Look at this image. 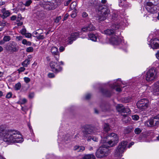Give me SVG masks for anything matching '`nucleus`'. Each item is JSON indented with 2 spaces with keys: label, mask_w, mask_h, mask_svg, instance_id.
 I'll use <instances>...</instances> for the list:
<instances>
[{
  "label": "nucleus",
  "mask_w": 159,
  "mask_h": 159,
  "mask_svg": "<svg viewBox=\"0 0 159 159\" xmlns=\"http://www.w3.org/2000/svg\"><path fill=\"white\" fill-rule=\"evenodd\" d=\"M24 79L25 82L26 83H29L30 81V79L28 77H25Z\"/></svg>",
  "instance_id": "nucleus-48"
},
{
  "label": "nucleus",
  "mask_w": 159,
  "mask_h": 159,
  "mask_svg": "<svg viewBox=\"0 0 159 159\" xmlns=\"http://www.w3.org/2000/svg\"><path fill=\"white\" fill-rule=\"evenodd\" d=\"M34 95V93H32L29 94V97L30 98H33Z\"/></svg>",
  "instance_id": "nucleus-55"
},
{
  "label": "nucleus",
  "mask_w": 159,
  "mask_h": 159,
  "mask_svg": "<svg viewBox=\"0 0 159 159\" xmlns=\"http://www.w3.org/2000/svg\"><path fill=\"white\" fill-rule=\"evenodd\" d=\"M0 137L3 138V140L8 143H21L23 138L14 130H7L2 126H0Z\"/></svg>",
  "instance_id": "nucleus-1"
},
{
  "label": "nucleus",
  "mask_w": 159,
  "mask_h": 159,
  "mask_svg": "<svg viewBox=\"0 0 159 159\" xmlns=\"http://www.w3.org/2000/svg\"><path fill=\"white\" fill-rule=\"evenodd\" d=\"M7 48V49L12 53L18 52L19 48V46L14 41H11L8 43Z\"/></svg>",
  "instance_id": "nucleus-11"
},
{
  "label": "nucleus",
  "mask_w": 159,
  "mask_h": 159,
  "mask_svg": "<svg viewBox=\"0 0 159 159\" xmlns=\"http://www.w3.org/2000/svg\"><path fill=\"white\" fill-rule=\"evenodd\" d=\"M159 5V0H146L144 3L147 11L151 14L156 13L158 11L156 6Z\"/></svg>",
  "instance_id": "nucleus-3"
},
{
  "label": "nucleus",
  "mask_w": 159,
  "mask_h": 159,
  "mask_svg": "<svg viewBox=\"0 0 159 159\" xmlns=\"http://www.w3.org/2000/svg\"><path fill=\"white\" fill-rule=\"evenodd\" d=\"M142 130L139 128H135L134 130V133L137 134H140Z\"/></svg>",
  "instance_id": "nucleus-42"
},
{
  "label": "nucleus",
  "mask_w": 159,
  "mask_h": 159,
  "mask_svg": "<svg viewBox=\"0 0 159 159\" xmlns=\"http://www.w3.org/2000/svg\"><path fill=\"white\" fill-rule=\"evenodd\" d=\"M107 17V16H105L102 15L97 17L96 18V20L99 21H103L106 19Z\"/></svg>",
  "instance_id": "nucleus-34"
},
{
  "label": "nucleus",
  "mask_w": 159,
  "mask_h": 159,
  "mask_svg": "<svg viewBox=\"0 0 159 159\" xmlns=\"http://www.w3.org/2000/svg\"><path fill=\"white\" fill-rule=\"evenodd\" d=\"M61 16H60L59 17H57L55 19V22L56 23H58L59 21V20L61 19Z\"/></svg>",
  "instance_id": "nucleus-53"
},
{
  "label": "nucleus",
  "mask_w": 159,
  "mask_h": 159,
  "mask_svg": "<svg viewBox=\"0 0 159 159\" xmlns=\"http://www.w3.org/2000/svg\"><path fill=\"white\" fill-rule=\"evenodd\" d=\"M150 45L153 49H156L159 48V39L154 38L150 40Z\"/></svg>",
  "instance_id": "nucleus-17"
},
{
  "label": "nucleus",
  "mask_w": 159,
  "mask_h": 159,
  "mask_svg": "<svg viewBox=\"0 0 159 159\" xmlns=\"http://www.w3.org/2000/svg\"><path fill=\"white\" fill-rule=\"evenodd\" d=\"M119 138L117 134L114 133H107L105 136L102 138L101 143H106L108 147H111L115 146L118 142Z\"/></svg>",
  "instance_id": "nucleus-2"
},
{
  "label": "nucleus",
  "mask_w": 159,
  "mask_h": 159,
  "mask_svg": "<svg viewBox=\"0 0 159 159\" xmlns=\"http://www.w3.org/2000/svg\"><path fill=\"white\" fill-rule=\"evenodd\" d=\"M12 96V93L11 92H9L7 94L6 96V97L7 98H11Z\"/></svg>",
  "instance_id": "nucleus-49"
},
{
  "label": "nucleus",
  "mask_w": 159,
  "mask_h": 159,
  "mask_svg": "<svg viewBox=\"0 0 159 159\" xmlns=\"http://www.w3.org/2000/svg\"><path fill=\"white\" fill-rule=\"evenodd\" d=\"M110 87L113 89H116V91L117 92H120L122 91L121 89L120 88L117 87L116 88V87H121V84L117 82L114 83L110 85Z\"/></svg>",
  "instance_id": "nucleus-21"
},
{
  "label": "nucleus",
  "mask_w": 159,
  "mask_h": 159,
  "mask_svg": "<svg viewBox=\"0 0 159 159\" xmlns=\"http://www.w3.org/2000/svg\"><path fill=\"white\" fill-rule=\"evenodd\" d=\"M123 107V106L122 104H117L116 106V109L118 112L120 111Z\"/></svg>",
  "instance_id": "nucleus-39"
},
{
  "label": "nucleus",
  "mask_w": 159,
  "mask_h": 159,
  "mask_svg": "<svg viewBox=\"0 0 159 159\" xmlns=\"http://www.w3.org/2000/svg\"><path fill=\"white\" fill-rule=\"evenodd\" d=\"M40 4L42 7L46 10H50L55 8L54 3L50 2L43 1L42 4L41 3Z\"/></svg>",
  "instance_id": "nucleus-15"
},
{
  "label": "nucleus",
  "mask_w": 159,
  "mask_h": 159,
  "mask_svg": "<svg viewBox=\"0 0 159 159\" xmlns=\"http://www.w3.org/2000/svg\"><path fill=\"white\" fill-rule=\"evenodd\" d=\"M34 50L33 47H30L27 48H26V51L27 52H33Z\"/></svg>",
  "instance_id": "nucleus-45"
},
{
  "label": "nucleus",
  "mask_w": 159,
  "mask_h": 159,
  "mask_svg": "<svg viewBox=\"0 0 159 159\" xmlns=\"http://www.w3.org/2000/svg\"><path fill=\"white\" fill-rule=\"evenodd\" d=\"M111 129L108 123H104L103 125V130L106 133H108L109 131H110Z\"/></svg>",
  "instance_id": "nucleus-29"
},
{
  "label": "nucleus",
  "mask_w": 159,
  "mask_h": 159,
  "mask_svg": "<svg viewBox=\"0 0 159 159\" xmlns=\"http://www.w3.org/2000/svg\"><path fill=\"white\" fill-rule=\"evenodd\" d=\"M157 58L159 59V50L158 51L156 54Z\"/></svg>",
  "instance_id": "nucleus-63"
},
{
  "label": "nucleus",
  "mask_w": 159,
  "mask_h": 159,
  "mask_svg": "<svg viewBox=\"0 0 159 159\" xmlns=\"http://www.w3.org/2000/svg\"><path fill=\"white\" fill-rule=\"evenodd\" d=\"M59 49L60 52H62L64 50L65 48L62 46H61L60 47Z\"/></svg>",
  "instance_id": "nucleus-56"
},
{
  "label": "nucleus",
  "mask_w": 159,
  "mask_h": 159,
  "mask_svg": "<svg viewBox=\"0 0 159 159\" xmlns=\"http://www.w3.org/2000/svg\"><path fill=\"white\" fill-rule=\"evenodd\" d=\"M153 89L152 92L155 95H159V82H157L152 86Z\"/></svg>",
  "instance_id": "nucleus-18"
},
{
  "label": "nucleus",
  "mask_w": 159,
  "mask_h": 159,
  "mask_svg": "<svg viewBox=\"0 0 159 159\" xmlns=\"http://www.w3.org/2000/svg\"><path fill=\"white\" fill-rule=\"evenodd\" d=\"M84 139L88 142L91 141V140H92L94 142H97L98 140V138H97L96 137L91 136L90 135L87 138H86L85 139Z\"/></svg>",
  "instance_id": "nucleus-26"
},
{
  "label": "nucleus",
  "mask_w": 159,
  "mask_h": 159,
  "mask_svg": "<svg viewBox=\"0 0 159 159\" xmlns=\"http://www.w3.org/2000/svg\"><path fill=\"white\" fill-rule=\"evenodd\" d=\"M157 72L154 68L150 69L145 75V79L147 81L151 82L156 80L157 77Z\"/></svg>",
  "instance_id": "nucleus-9"
},
{
  "label": "nucleus",
  "mask_w": 159,
  "mask_h": 159,
  "mask_svg": "<svg viewBox=\"0 0 159 159\" xmlns=\"http://www.w3.org/2000/svg\"><path fill=\"white\" fill-rule=\"evenodd\" d=\"M128 142L126 141H123L120 143L116 149L114 154L115 157H121L122 154L126 150L127 148Z\"/></svg>",
  "instance_id": "nucleus-7"
},
{
  "label": "nucleus",
  "mask_w": 159,
  "mask_h": 159,
  "mask_svg": "<svg viewBox=\"0 0 159 159\" xmlns=\"http://www.w3.org/2000/svg\"><path fill=\"white\" fill-rule=\"evenodd\" d=\"M91 94H88L86 95L85 97V99L86 100L89 99L91 97Z\"/></svg>",
  "instance_id": "nucleus-54"
},
{
  "label": "nucleus",
  "mask_w": 159,
  "mask_h": 159,
  "mask_svg": "<svg viewBox=\"0 0 159 159\" xmlns=\"http://www.w3.org/2000/svg\"><path fill=\"white\" fill-rule=\"evenodd\" d=\"M74 150L78 152H82L85 150V147L82 146L76 145L74 147Z\"/></svg>",
  "instance_id": "nucleus-25"
},
{
  "label": "nucleus",
  "mask_w": 159,
  "mask_h": 159,
  "mask_svg": "<svg viewBox=\"0 0 159 159\" xmlns=\"http://www.w3.org/2000/svg\"><path fill=\"white\" fill-rule=\"evenodd\" d=\"M68 16L69 15L68 13L66 14L64 17L63 20H66L68 18Z\"/></svg>",
  "instance_id": "nucleus-61"
},
{
  "label": "nucleus",
  "mask_w": 159,
  "mask_h": 159,
  "mask_svg": "<svg viewBox=\"0 0 159 159\" xmlns=\"http://www.w3.org/2000/svg\"><path fill=\"white\" fill-rule=\"evenodd\" d=\"M120 40V39L118 38L116 34L111 37V41L115 45H118L119 44Z\"/></svg>",
  "instance_id": "nucleus-22"
},
{
  "label": "nucleus",
  "mask_w": 159,
  "mask_h": 159,
  "mask_svg": "<svg viewBox=\"0 0 159 159\" xmlns=\"http://www.w3.org/2000/svg\"><path fill=\"white\" fill-rule=\"evenodd\" d=\"M132 119L135 120H137L139 119V116L137 115H134L132 116Z\"/></svg>",
  "instance_id": "nucleus-44"
},
{
  "label": "nucleus",
  "mask_w": 159,
  "mask_h": 159,
  "mask_svg": "<svg viewBox=\"0 0 159 159\" xmlns=\"http://www.w3.org/2000/svg\"><path fill=\"white\" fill-rule=\"evenodd\" d=\"M134 142H132L130 143H129V144L128 146V147L129 148L130 147H131V146L133 145H134Z\"/></svg>",
  "instance_id": "nucleus-62"
},
{
  "label": "nucleus",
  "mask_w": 159,
  "mask_h": 159,
  "mask_svg": "<svg viewBox=\"0 0 159 159\" xmlns=\"http://www.w3.org/2000/svg\"><path fill=\"white\" fill-rule=\"evenodd\" d=\"M118 17V15L115 12H114L112 15V19L113 20H117Z\"/></svg>",
  "instance_id": "nucleus-40"
},
{
  "label": "nucleus",
  "mask_w": 159,
  "mask_h": 159,
  "mask_svg": "<svg viewBox=\"0 0 159 159\" xmlns=\"http://www.w3.org/2000/svg\"><path fill=\"white\" fill-rule=\"evenodd\" d=\"M82 16L83 17H85L88 16V14L86 12H84L83 13Z\"/></svg>",
  "instance_id": "nucleus-57"
},
{
  "label": "nucleus",
  "mask_w": 159,
  "mask_h": 159,
  "mask_svg": "<svg viewBox=\"0 0 159 159\" xmlns=\"http://www.w3.org/2000/svg\"><path fill=\"white\" fill-rule=\"evenodd\" d=\"M23 37L22 36H19L16 37V39H18V41H20L22 39Z\"/></svg>",
  "instance_id": "nucleus-60"
},
{
  "label": "nucleus",
  "mask_w": 159,
  "mask_h": 159,
  "mask_svg": "<svg viewBox=\"0 0 159 159\" xmlns=\"http://www.w3.org/2000/svg\"><path fill=\"white\" fill-rule=\"evenodd\" d=\"M95 30V27L92 24H90L88 25L83 28L81 30L83 32H85L87 31H92Z\"/></svg>",
  "instance_id": "nucleus-19"
},
{
  "label": "nucleus",
  "mask_w": 159,
  "mask_h": 159,
  "mask_svg": "<svg viewBox=\"0 0 159 159\" xmlns=\"http://www.w3.org/2000/svg\"><path fill=\"white\" fill-rule=\"evenodd\" d=\"M129 111L130 110L129 108H125L123 107L121 110L119 112L120 113H127L129 112Z\"/></svg>",
  "instance_id": "nucleus-36"
},
{
  "label": "nucleus",
  "mask_w": 159,
  "mask_h": 159,
  "mask_svg": "<svg viewBox=\"0 0 159 159\" xmlns=\"http://www.w3.org/2000/svg\"><path fill=\"white\" fill-rule=\"evenodd\" d=\"M82 159H95V156L93 154H86Z\"/></svg>",
  "instance_id": "nucleus-32"
},
{
  "label": "nucleus",
  "mask_w": 159,
  "mask_h": 159,
  "mask_svg": "<svg viewBox=\"0 0 159 159\" xmlns=\"http://www.w3.org/2000/svg\"><path fill=\"white\" fill-rule=\"evenodd\" d=\"M51 51L52 54L54 56L59 55L58 48L57 47H52L51 49Z\"/></svg>",
  "instance_id": "nucleus-28"
},
{
  "label": "nucleus",
  "mask_w": 159,
  "mask_h": 159,
  "mask_svg": "<svg viewBox=\"0 0 159 159\" xmlns=\"http://www.w3.org/2000/svg\"><path fill=\"white\" fill-rule=\"evenodd\" d=\"M23 27L24 28L21 30V31H20V33L22 35H24L26 33V30L24 26H23Z\"/></svg>",
  "instance_id": "nucleus-46"
},
{
  "label": "nucleus",
  "mask_w": 159,
  "mask_h": 159,
  "mask_svg": "<svg viewBox=\"0 0 159 159\" xmlns=\"http://www.w3.org/2000/svg\"><path fill=\"white\" fill-rule=\"evenodd\" d=\"M21 87V84L20 82H18L15 84V88L16 90H18Z\"/></svg>",
  "instance_id": "nucleus-38"
},
{
  "label": "nucleus",
  "mask_w": 159,
  "mask_h": 159,
  "mask_svg": "<svg viewBox=\"0 0 159 159\" xmlns=\"http://www.w3.org/2000/svg\"><path fill=\"white\" fill-rule=\"evenodd\" d=\"M16 16H13L11 17V20H14L16 19Z\"/></svg>",
  "instance_id": "nucleus-58"
},
{
  "label": "nucleus",
  "mask_w": 159,
  "mask_h": 159,
  "mask_svg": "<svg viewBox=\"0 0 159 159\" xmlns=\"http://www.w3.org/2000/svg\"><path fill=\"white\" fill-rule=\"evenodd\" d=\"M52 71L55 73H58L62 70V67L60 66L59 63L52 61L49 64Z\"/></svg>",
  "instance_id": "nucleus-13"
},
{
  "label": "nucleus",
  "mask_w": 159,
  "mask_h": 159,
  "mask_svg": "<svg viewBox=\"0 0 159 159\" xmlns=\"http://www.w3.org/2000/svg\"><path fill=\"white\" fill-rule=\"evenodd\" d=\"M80 35L79 32H75L71 34L70 36L66 39L67 44H72L73 41L76 40Z\"/></svg>",
  "instance_id": "nucleus-14"
},
{
  "label": "nucleus",
  "mask_w": 159,
  "mask_h": 159,
  "mask_svg": "<svg viewBox=\"0 0 159 159\" xmlns=\"http://www.w3.org/2000/svg\"><path fill=\"white\" fill-rule=\"evenodd\" d=\"M98 34L97 33H90L88 34V37L89 39L94 42L97 41Z\"/></svg>",
  "instance_id": "nucleus-23"
},
{
  "label": "nucleus",
  "mask_w": 159,
  "mask_h": 159,
  "mask_svg": "<svg viewBox=\"0 0 159 159\" xmlns=\"http://www.w3.org/2000/svg\"><path fill=\"white\" fill-rule=\"evenodd\" d=\"M98 11L101 15L108 17L109 15L110 14V10L107 7V5H99L98 8Z\"/></svg>",
  "instance_id": "nucleus-12"
},
{
  "label": "nucleus",
  "mask_w": 159,
  "mask_h": 159,
  "mask_svg": "<svg viewBox=\"0 0 159 159\" xmlns=\"http://www.w3.org/2000/svg\"><path fill=\"white\" fill-rule=\"evenodd\" d=\"M136 105L140 110L143 111L148 107L149 101L146 98L141 99L137 102Z\"/></svg>",
  "instance_id": "nucleus-10"
},
{
  "label": "nucleus",
  "mask_w": 159,
  "mask_h": 159,
  "mask_svg": "<svg viewBox=\"0 0 159 159\" xmlns=\"http://www.w3.org/2000/svg\"><path fill=\"white\" fill-rule=\"evenodd\" d=\"M22 43L24 45H26L31 46V43L30 41H28L25 39H24L22 40Z\"/></svg>",
  "instance_id": "nucleus-37"
},
{
  "label": "nucleus",
  "mask_w": 159,
  "mask_h": 159,
  "mask_svg": "<svg viewBox=\"0 0 159 159\" xmlns=\"http://www.w3.org/2000/svg\"><path fill=\"white\" fill-rule=\"evenodd\" d=\"M25 70V68L24 67H20L19 69L18 70L19 71V73L20 72L23 71Z\"/></svg>",
  "instance_id": "nucleus-50"
},
{
  "label": "nucleus",
  "mask_w": 159,
  "mask_h": 159,
  "mask_svg": "<svg viewBox=\"0 0 159 159\" xmlns=\"http://www.w3.org/2000/svg\"><path fill=\"white\" fill-rule=\"evenodd\" d=\"M10 13L9 11H7L3 13L2 15H0V17H1L3 19L6 18L10 15Z\"/></svg>",
  "instance_id": "nucleus-33"
},
{
  "label": "nucleus",
  "mask_w": 159,
  "mask_h": 159,
  "mask_svg": "<svg viewBox=\"0 0 159 159\" xmlns=\"http://www.w3.org/2000/svg\"><path fill=\"white\" fill-rule=\"evenodd\" d=\"M145 125L148 127L157 129L159 126V113L148 120Z\"/></svg>",
  "instance_id": "nucleus-6"
},
{
  "label": "nucleus",
  "mask_w": 159,
  "mask_h": 159,
  "mask_svg": "<svg viewBox=\"0 0 159 159\" xmlns=\"http://www.w3.org/2000/svg\"><path fill=\"white\" fill-rule=\"evenodd\" d=\"M27 102L26 99L25 98H24L22 99L21 102V104H24Z\"/></svg>",
  "instance_id": "nucleus-64"
},
{
  "label": "nucleus",
  "mask_w": 159,
  "mask_h": 159,
  "mask_svg": "<svg viewBox=\"0 0 159 159\" xmlns=\"http://www.w3.org/2000/svg\"><path fill=\"white\" fill-rule=\"evenodd\" d=\"M48 76L50 78H52L54 77L55 75L53 73H49L48 74Z\"/></svg>",
  "instance_id": "nucleus-51"
},
{
  "label": "nucleus",
  "mask_w": 159,
  "mask_h": 159,
  "mask_svg": "<svg viewBox=\"0 0 159 159\" xmlns=\"http://www.w3.org/2000/svg\"><path fill=\"white\" fill-rule=\"evenodd\" d=\"M31 58V55H29L28 57V58L26 60H25L22 63V65L24 66L27 67L28 65L30 64V59Z\"/></svg>",
  "instance_id": "nucleus-27"
},
{
  "label": "nucleus",
  "mask_w": 159,
  "mask_h": 159,
  "mask_svg": "<svg viewBox=\"0 0 159 159\" xmlns=\"http://www.w3.org/2000/svg\"><path fill=\"white\" fill-rule=\"evenodd\" d=\"M132 99V97L128 96L123 98L122 99V102L125 103H128L131 102Z\"/></svg>",
  "instance_id": "nucleus-30"
},
{
  "label": "nucleus",
  "mask_w": 159,
  "mask_h": 159,
  "mask_svg": "<svg viewBox=\"0 0 159 159\" xmlns=\"http://www.w3.org/2000/svg\"><path fill=\"white\" fill-rule=\"evenodd\" d=\"M101 91L103 95L107 97H111L112 93V90L103 88L101 89Z\"/></svg>",
  "instance_id": "nucleus-20"
},
{
  "label": "nucleus",
  "mask_w": 159,
  "mask_h": 159,
  "mask_svg": "<svg viewBox=\"0 0 159 159\" xmlns=\"http://www.w3.org/2000/svg\"><path fill=\"white\" fill-rule=\"evenodd\" d=\"M111 26L108 29L103 31V33L108 36H111L112 37L116 34V30L119 29L120 25L118 24L112 23Z\"/></svg>",
  "instance_id": "nucleus-8"
},
{
  "label": "nucleus",
  "mask_w": 159,
  "mask_h": 159,
  "mask_svg": "<svg viewBox=\"0 0 159 159\" xmlns=\"http://www.w3.org/2000/svg\"><path fill=\"white\" fill-rule=\"evenodd\" d=\"M34 36L36 37V38L39 40H43L45 38V37L43 35H40L39 36Z\"/></svg>",
  "instance_id": "nucleus-43"
},
{
  "label": "nucleus",
  "mask_w": 159,
  "mask_h": 159,
  "mask_svg": "<svg viewBox=\"0 0 159 159\" xmlns=\"http://www.w3.org/2000/svg\"><path fill=\"white\" fill-rule=\"evenodd\" d=\"M133 127L131 126H128L126 127L124 131V133L125 134H129L131 132L133 129Z\"/></svg>",
  "instance_id": "nucleus-31"
},
{
  "label": "nucleus",
  "mask_w": 159,
  "mask_h": 159,
  "mask_svg": "<svg viewBox=\"0 0 159 159\" xmlns=\"http://www.w3.org/2000/svg\"><path fill=\"white\" fill-rule=\"evenodd\" d=\"M97 150L96 155L97 157L102 158L108 156L111 152V150L110 147L106 143H103Z\"/></svg>",
  "instance_id": "nucleus-5"
},
{
  "label": "nucleus",
  "mask_w": 159,
  "mask_h": 159,
  "mask_svg": "<svg viewBox=\"0 0 159 159\" xmlns=\"http://www.w3.org/2000/svg\"><path fill=\"white\" fill-rule=\"evenodd\" d=\"M32 2L31 0H28L26 2L24 5L26 6H28L31 4Z\"/></svg>",
  "instance_id": "nucleus-47"
},
{
  "label": "nucleus",
  "mask_w": 159,
  "mask_h": 159,
  "mask_svg": "<svg viewBox=\"0 0 159 159\" xmlns=\"http://www.w3.org/2000/svg\"><path fill=\"white\" fill-rule=\"evenodd\" d=\"M24 35L26 37L28 38H30L31 36V34L30 33H26Z\"/></svg>",
  "instance_id": "nucleus-52"
},
{
  "label": "nucleus",
  "mask_w": 159,
  "mask_h": 159,
  "mask_svg": "<svg viewBox=\"0 0 159 159\" xmlns=\"http://www.w3.org/2000/svg\"><path fill=\"white\" fill-rule=\"evenodd\" d=\"M100 107L103 112H109L111 110V105L108 103H102L100 105Z\"/></svg>",
  "instance_id": "nucleus-16"
},
{
  "label": "nucleus",
  "mask_w": 159,
  "mask_h": 159,
  "mask_svg": "<svg viewBox=\"0 0 159 159\" xmlns=\"http://www.w3.org/2000/svg\"><path fill=\"white\" fill-rule=\"evenodd\" d=\"M82 137L84 139L93 134L96 132V128L90 124H86L81 127Z\"/></svg>",
  "instance_id": "nucleus-4"
},
{
  "label": "nucleus",
  "mask_w": 159,
  "mask_h": 159,
  "mask_svg": "<svg viewBox=\"0 0 159 159\" xmlns=\"http://www.w3.org/2000/svg\"><path fill=\"white\" fill-rule=\"evenodd\" d=\"M11 39L10 36L7 35H5L3 38L4 40L5 41V42L9 41L11 40Z\"/></svg>",
  "instance_id": "nucleus-41"
},
{
  "label": "nucleus",
  "mask_w": 159,
  "mask_h": 159,
  "mask_svg": "<svg viewBox=\"0 0 159 159\" xmlns=\"http://www.w3.org/2000/svg\"><path fill=\"white\" fill-rule=\"evenodd\" d=\"M72 138V136L69 134H67L65 135H63L62 137V140L64 142H69Z\"/></svg>",
  "instance_id": "nucleus-24"
},
{
  "label": "nucleus",
  "mask_w": 159,
  "mask_h": 159,
  "mask_svg": "<svg viewBox=\"0 0 159 159\" xmlns=\"http://www.w3.org/2000/svg\"><path fill=\"white\" fill-rule=\"evenodd\" d=\"M71 0H68V1L66 2L65 3H64V5L65 6H68L69 3L71 1Z\"/></svg>",
  "instance_id": "nucleus-59"
},
{
  "label": "nucleus",
  "mask_w": 159,
  "mask_h": 159,
  "mask_svg": "<svg viewBox=\"0 0 159 159\" xmlns=\"http://www.w3.org/2000/svg\"><path fill=\"white\" fill-rule=\"evenodd\" d=\"M9 25V23L6 22L4 20L0 21V26L4 27L5 26Z\"/></svg>",
  "instance_id": "nucleus-35"
}]
</instances>
